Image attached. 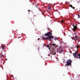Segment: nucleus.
Returning <instances> with one entry per match:
<instances>
[{"mask_svg":"<svg viewBox=\"0 0 80 80\" xmlns=\"http://www.w3.org/2000/svg\"><path fill=\"white\" fill-rule=\"evenodd\" d=\"M48 10H50V9H51V6L48 7Z\"/></svg>","mask_w":80,"mask_h":80,"instance_id":"12","label":"nucleus"},{"mask_svg":"<svg viewBox=\"0 0 80 80\" xmlns=\"http://www.w3.org/2000/svg\"><path fill=\"white\" fill-rule=\"evenodd\" d=\"M42 38L43 39V40H48V37H47L46 38L42 37Z\"/></svg>","mask_w":80,"mask_h":80,"instance_id":"6","label":"nucleus"},{"mask_svg":"<svg viewBox=\"0 0 80 80\" xmlns=\"http://www.w3.org/2000/svg\"><path fill=\"white\" fill-rule=\"evenodd\" d=\"M48 40L49 41H52V40H51V38H48Z\"/></svg>","mask_w":80,"mask_h":80,"instance_id":"13","label":"nucleus"},{"mask_svg":"<svg viewBox=\"0 0 80 80\" xmlns=\"http://www.w3.org/2000/svg\"><path fill=\"white\" fill-rule=\"evenodd\" d=\"M6 60H7V59H6Z\"/></svg>","mask_w":80,"mask_h":80,"instance_id":"32","label":"nucleus"},{"mask_svg":"<svg viewBox=\"0 0 80 80\" xmlns=\"http://www.w3.org/2000/svg\"><path fill=\"white\" fill-rule=\"evenodd\" d=\"M2 57H4V56H3V55H2Z\"/></svg>","mask_w":80,"mask_h":80,"instance_id":"26","label":"nucleus"},{"mask_svg":"<svg viewBox=\"0 0 80 80\" xmlns=\"http://www.w3.org/2000/svg\"><path fill=\"white\" fill-rule=\"evenodd\" d=\"M63 43V42H60L61 44H62Z\"/></svg>","mask_w":80,"mask_h":80,"instance_id":"18","label":"nucleus"},{"mask_svg":"<svg viewBox=\"0 0 80 80\" xmlns=\"http://www.w3.org/2000/svg\"><path fill=\"white\" fill-rule=\"evenodd\" d=\"M50 29V28H48V30H49Z\"/></svg>","mask_w":80,"mask_h":80,"instance_id":"23","label":"nucleus"},{"mask_svg":"<svg viewBox=\"0 0 80 80\" xmlns=\"http://www.w3.org/2000/svg\"><path fill=\"white\" fill-rule=\"evenodd\" d=\"M75 40H76L75 39Z\"/></svg>","mask_w":80,"mask_h":80,"instance_id":"34","label":"nucleus"},{"mask_svg":"<svg viewBox=\"0 0 80 80\" xmlns=\"http://www.w3.org/2000/svg\"><path fill=\"white\" fill-rule=\"evenodd\" d=\"M72 8L73 9H75V7H72Z\"/></svg>","mask_w":80,"mask_h":80,"instance_id":"25","label":"nucleus"},{"mask_svg":"<svg viewBox=\"0 0 80 80\" xmlns=\"http://www.w3.org/2000/svg\"><path fill=\"white\" fill-rule=\"evenodd\" d=\"M51 52L52 55H56V52H55V51L53 49H51Z\"/></svg>","mask_w":80,"mask_h":80,"instance_id":"2","label":"nucleus"},{"mask_svg":"<svg viewBox=\"0 0 80 80\" xmlns=\"http://www.w3.org/2000/svg\"><path fill=\"white\" fill-rule=\"evenodd\" d=\"M28 12H30V10H28Z\"/></svg>","mask_w":80,"mask_h":80,"instance_id":"27","label":"nucleus"},{"mask_svg":"<svg viewBox=\"0 0 80 80\" xmlns=\"http://www.w3.org/2000/svg\"><path fill=\"white\" fill-rule=\"evenodd\" d=\"M72 26L73 27V29H72L73 30L74 32H75V31L77 30V27L74 25H72Z\"/></svg>","mask_w":80,"mask_h":80,"instance_id":"4","label":"nucleus"},{"mask_svg":"<svg viewBox=\"0 0 80 80\" xmlns=\"http://www.w3.org/2000/svg\"><path fill=\"white\" fill-rule=\"evenodd\" d=\"M77 47L78 48H79V47H80V46H77Z\"/></svg>","mask_w":80,"mask_h":80,"instance_id":"19","label":"nucleus"},{"mask_svg":"<svg viewBox=\"0 0 80 80\" xmlns=\"http://www.w3.org/2000/svg\"><path fill=\"white\" fill-rule=\"evenodd\" d=\"M52 32V31H51Z\"/></svg>","mask_w":80,"mask_h":80,"instance_id":"33","label":"nucleus"},{"mask_svg":"<svg viewBox=\"0 0 80 80\" xmlns=\"http://www.w3.org/2000/svg\"><path fill=\"white\" fill-rule=\"evenodd\" d=\"M50 46H51L52 45V46H55V45H56V44H51V43H50Z\"/></svg>","mask_w":80,"mask_h":80,"instance_id":"10","label":"nucleus"},{"mask_svg":"<svg viewBox=\"0 0 80 80\" xmlns=\"http://www.w3.org/2000/svg\"><path fill=\"white\" fill-rule=\"evenodd\" d=\"M78 52V51H75V54H77V52Z\"/></svg>","mask_w":80,"mask_h":80,"instance_id":"16","label":"nucleus"},{"mask_svg":"<svg viewBox=\"0 0 80 80\" xmlns=\"http://www.w3.org/2000/svg\"><path fill=\"white\" fill-rule=\"evenodd\" d=\"M48 56H50V54H48Z\"/></svg>","mask_w":80,"mask_h":80,"instance_id":"30","label":"nucleus"},{"mask_svg":"<svg viewBox=\"0 0 80 80\" xmlns=\"http://www.w3.org/2000/svg\"><path fill=\"white\" fill-rule=\"evenodd\" d=\"M79 1H80V0H79Z\"/></svg>","mask_w":80,"mask_h":80,"instance_id":"35","label":"nucleus"},{"mask_svg":"<svg viewBox=\"0 0 80 80\" xmlns=\"http://www.w3.org/2000/svg\"><path fill=\"white\" fill-rule=\"evenodd\" d=\"M72 61L71 60V59H69L67 60L66 62L67 64L65 65V67L66 66H68V65H70L71 66V65H72Z\"/></svg>","mask_w":80,"mask_h":80,"instance_id":"1","label":"nucleus"},{"mask_svg":"<svg viewBox=\"0 0 80 80\" xmlns=\"http://www.w3.org/2000/svg\"><path fill=\"white\" fill-rule=\"evenodd\" d=\"M77 56L76 57L77 58H79V59H80V54H77Z\"/></svg>","mask_w":80,"mask_h":80,"instance_id":"7","label":"nucleus"},{"mask_svg":"<svg viewBox=\"0 0 80 80\" xmlns=\"http://www.w3.org/2000/svg\"><path fill=\"white\" fill-rule=\"evenodd\" d=\"M56 59H58V58H56Z\"/></svg>","mask_w":80,"mask_h":80,"instance_id":"31","label":"nucleus"},{"mask_svg":"<svg viewBox=\"0 0 80 80\" xmlns=\"http://www.w3.org/2000/svg\"><path fill=\"white\" fill-rule=\"evenodd\" d=\"M79 42H80V41H79Z\"/></svg>","mask_w":80,"mask_h":80,"instance_id":"36","label":"nucleus"},{"mask_svg":"<svg viewBox=\"0 0 80 80\" xmlns=\"http://www.w3.org/2000/svg\"><path fill=\"white\" fill-rule=\"evenodd\" d=\"M53 39L55 40H57V39L56 38H53Z\"/></svg>","mask_w":80,"mask_h":80,"instance_id":"15","label":"nucleus"},{"mask_svg":"<svg viewBox=\"0 0 80 80\" xmlns=\"http://www.w3.org/2000/svg\"><path fill=\"white\" fill-rule=\"evenodd\" d=\"M38 50H39V47L38 48Z\"/></svg>","mask_w":80,"mask_h":80,"instance_id":"29","label":"nucleus"},{"mask_svg":"<svg viewBox=\"0 0 80 80\" xmlns=\"http://www.w3.org/2000/svg\"><path fill=\"white\" fill-rule=\"evenodd\" d=\"M71 38H72V40H74V39L72 37H71Z\"/></svg>","mask_w":80,"mask_h":80,"instance_id":"24","label":"nucleus"},{"mask_svg":"<svg viewBox=\"0 0 80 80\" xmlns=\"http://www.w3.org/2000/svg\"><path fill=\"white\" fill-rule=\"evenodd\" d=\"M61 22H62V23H63V20H61Z\"/></svg>","mask_w":80,"mask_h":80,"instance_id":"20","label":"nucleus"},{"mask_svg":"<svg viewBox=\"0 0 80 80\" xmlns=\"http://www.w3.org/2000/svg\"><path fill=\"white\" fill-rule=\"evenodd\" d=\"M52 35V33L50 32H48L45 34L44 35L45 36H50V35Z\"/></svg>","mask_w":80,"mask_h":80,"instance_id":"3","label":"nucleus"},{"mask_svg":"<svg viewBox=\"0 0 80 80\" xmlns=\"http://www.w3.org/2000/svg\"><path fill=\"white\" fill-rule=\"evenodd\" d=\"M54 37H53L52 36H49L48 37V38H53Z\"/></svg>","mask_w":80,"mask_h":80,"instance_id":"8","label":"nucleus"},{"mask_svg":"<svg viewBox=\"0 0 80 80\" xmlns=\"http://www.w3.org/2000/svg\"><path fill=\"white\" fill-rule=\"evenodd\" d=\"M59 52L60 53H62L63 52V49L61 48H59Z\"/></svg>","mask_w":80,"mask_h":80,"instance_id":"5","label":"nucleus"},{"mask_svg":"<svg viewBox=\"0 0 80 80\" xmlns=\"http://www.w3.org/2000/svg\"><path fill=\"white\" fill-rule=\"evenodd\" d=\"M78 18H80V14H78Z\"/></svg>","mask_w":80,"mask_h":80,"instance_id":"14","label":"nucleus"},{"mask_svg":"<svg viewBox=\"0 0 80 80\" xmlns=\"http://www.w3.org/2000/svg\"><path fill=\"white\" fill-rule=\"evenodd\" d=\"M70 7H71V8H72V7H73V6H72V5L70 4Z\"/></svg>","mask_w":80,"mask_h":80,"instance_id":"17","label":"nucleus"},{"mask_svg":"<svg viewBox=\"0 0 80 80\" xmlns=\"http://www.w3.org/2000/svg\"><path fill=\"white\" fill-rule=\"evenodd\" d=\"M38 40H40V38H38Z\"/></svg>","mask_w":80,"mask_h":80,"instance_id":"28","label":"nucleus"},{"mask_svg":"<svg viewBox=\"0 0 80 80\" xmlns=\"http://www.w3.org/2000/svg\"><path fill=\"white\" fill-rule=\"evenodd\" d=\"M75 38H77L78 37L77 36H75Z\"/></svg>","mask_w":80,"mask_h":80,"instance_id":"22","label":"nucleus"},{"mask_svg":"<svg viewBox=\"0 0 80 80\" xmlns=\"http://www.w3.org/2000/svg\"><path fill=\"white\" fill-rule=\"evenodd\" d=\"M76 54L75 53H73V56L74 57V58H76V57H77V55H76Z\"/></svg>","mask_w":80,"mask_h":80,"instance_id":"9","label":"nucleus"},{"mask_svg":"<svg viewBox=\"0 0 80 80\" xmlns=\"http://www.w3.org/2000/svg\"><path fill=\"white\" fill-rule=\"evenodd\" d=\"M47 47H48V48H49V45H47Z\"/></svg>","mask_w":80,"mask_h":80,"instance_id":"21","label":"nucleus"},{"mask_svg":"<svg viewBox=\"0 0 80 80\" xmlns=\"http://www.w3.org/2000/svg\"><path fill=\"white\" fill-rule=\"evenodd\" d=\"M1 47L2 48V49H3V50H5V46H2Z\"/></svg>","mask_w":80,"mask_h":80,"instance_id":"11","label":"nucleus"}]
</instances>
